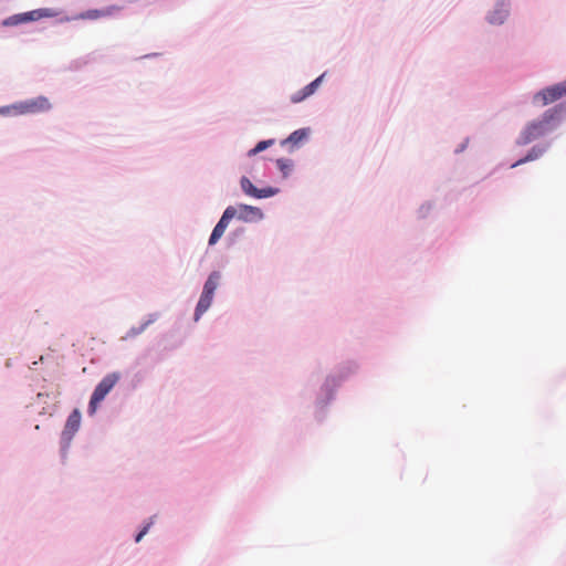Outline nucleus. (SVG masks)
<instances>
[{
    "mask_svg": "<svg viewBox=\"0 0 566 566\" xmlns=\"http://www.w3.org/2000/svg\"><path fill=\"white\" fill-rule=\"evenodd\" d=\"M311 129L310 128H300L295 132H293L287 138L282 140V146H291V149L298 147L301 144H303L310 136Z\"/></svg>",
    "mask_w": 566,
    "mask_h": 566,
    "instance_id": "1a4fd4ad",
    "label": "nucleus"
},
{
    "mask_svg": "<svg viewBox=\"0 0 566 566\" xmlns=\"http://www.w3.org/2000/svg\"><path fill=\"white\" fill-rule=\"evenodd\" d=\"M507 15V12L505 10H497V11H494L490 17H489V21L490 23H502L504 21V19L506 18Z\"/></svg>",
    "mask_w": 566,
    "mask_h": 566,
    "instance_id": "f3484780",
    "label": "nucleus"
},
{
    "mask_svg": "<svg viewBox=\"0 0 566 566\" xmlns=\"http://www.w3.org/2000/svg\"><path fill=\"white\" fill-rule=\"evenodd\" d=\"M12 111L14 116L25 115V114H36L43 113L51 109L50 101L44 96H38L35 98L27 99L23 102H19L12 104L10 106H6L2 111Z\"/></svg>",
    "mask_w": 566,
    "mask_h": 566,
    "instance_id": "f03ea898",
    "label": "nucleus"
},
{
    "mask_svg": "<svg viewBox=\"0 0 566 566\" xmlns=\"http://www.w3.org/2000/svg\"><path fill=\"white\" fill-rule=\"evenodd\" d=\"M4 107L6 106L0 107V115H13L12 111H7V109L2 111Z\"/></svg>",
    "mask_w": 566,
    "mask_h": 566,
    "instance_id": "aec40b11",
    "label": "nucleus"
},
{
    "mask_svg": "<svg viewBox=\"0 0 566 566\" xmlns=\"http://www.w3.org/2000/svg\"><path fill=\"white\" fill-rule=\"evenodd\" d=\"M46 15L48 14L45 13V10L38 9V10H32V11H29V12L11 15V17L7 18L2 22V24L4 27H13V25H18V24H21V23H25V22H30V21H35V20H39V19H41L43 17H46Z\"/></svg>",
    "mask_w": 566,
    "mask_h": 566,
    "instance_id": "6e6552de",
    "label": "nucleus"
},
{
    "mask_svg": "<svg viewBox=\"0 0 566 566\" xmlns=\"http://www.w3.org/2000/svg\"><path fill=\"white\" fill-rule=\"evenodd\" d=\"M323 77H324V74H322L321 76H318L317 78H315L313 82H311L308 85H306L305 87H303L300 92L301 94L303 95L304 99L307 98L308 96H311L312 94L315 93V91L318 88V86L321 85L322 81H323Z\"/></svg>",
    "mask_w": 566,
    "mask_h": 566,
    "instance_id": "4468645a",
    "label": "nucleus"
},
{
    "mask_svg": "<svg viewBox=\"0 0 566 566\" xmlns=\"http://www.w3.org/2000/svg\"><path fill=\"white\" fill-rule=\"evenodd\" d=\"M80 424L81 412L78 409H74L66 420L64 432L69 434H74L78 430Z\"/></svg>",
    "mask_w": 566,
    "mask_h": 566,
    "instance_id": "9b49d317",
    "label": "nucleus"
},
{
    "mask_svg": "<svg viewBox=\"0 0 566 566\" xmlns=\"http://www.w3.org/2000/svg\"><path fill=\"white\" fill-rule=\"evenodd\" d=\"M276 165L280 169V171L283 174L284 177H286L290 171L292 170V167H293V161L290 160V159H277L276 160Z\"/></svg>",
    "mask_w": 566,
    "mask_h": 566,
    "instance_id": "2eb2a0df",
    "label": "nucleus"
},
{
    "mask_svg": "<svg viewBox=\"0 0 566 566\" xmlns=\"http://www.w3.org/2000/svg\"><path fill=\"white\" fill-rule=\"evenodd\" d=\"M220 280L219 272H212L203 285V291L195 312V319L198 321L200 316L210 307L213 298L214 291L218 287Z\"/></svg>",
    "mask_w": 566,
    "mask_h": 566,
    "instance_id": "20e7f679",
    "label": "nucleus"
},
{
    "mask_svg": "<svg viewBox=\"0 0 566 566\" xmlns=\"http://www.w3.org/2000/svg\"><path fill=\"white\" fill-rule=\"evenodd\" d=\"M562 107L547 109L541 118L530 122L521 132L516 143L525 146L552 132L559 119Z\"/></svg>",
    "mask_w": 566,
    "mask_h": 566,
    "instance_id": "f257e3e1",
    "label": "nucleus"
},
{
    "mask_svg": "<svg viewBox=\"0 0 566 566\" xmlns=\"http://www.w3.org/2000/svg\"><path fill=\"white\" fill-rule=\"evenodd\" d=\"M111 13H112L111 9H105V10H97V9L87 10V11H84V12L80 13L78 14V19H82V20H96V19L103 18V17H107Z\"/></svg>",
    "mask_w": 566,
    "mask_h": 566,
    "instance_id": "ddd939ff",
    "label": "nucleus"
},
{
    "mask_svg": "<svg viewBox=\"0 0 566 566\" xmlns=\"http://www.w3.org/2000/svg\"><path fill=\"white\" fill-rule=\"evenodd\" d=\"M120 375L118 373L107 374L94 389L90 403L88 413L94 415L98 408V405L104 400L108 392L118 382Z\"/></svg>",
    "mask_w": 566,
    "mask_h": 566,
    "instance_id": "7ed1b4c3",
    "label": "nucleus"
},
{
    "mask_svg": "<svg viewBox=\"0 0 566 566\" xmlns=\"http://www.w3.org/2000/svg\"><path fill=\"white\" fill-rule=\"evenodd\" d=\"M566 96V81L545 87L536 93L533 102L543 106L552 104Z\"/></svg>",
    "mask_w": 566,
    "mask_h": 566,
    "instance_id": "39448f33",
    "label": "nucleus"
},
{
    "mask_svg": "<svg viewBox=\"0 0 566 566\" xmlns=\"http://www.w3.org/2000/svg\"><path fill=\"white\" fill-rule=\"evenodd\" d=\"M544 151H545V147L534 146V147L531 148V150L527 153V155L524 158L518 159L511 167L515 168V167H517L520 165H523L525 163L538 159L544 154Z\"/></svg>",
    "mask_w": 566,
    "mask_h": 566,
    "instance_id": "f8f14e48",
    "label": "nucleus"
},
{
    "mask_svg": "<svg viewBox=\"0 0 566 566\" xmlns=\"http://www.w3.org/2000/svg\"><path fill=\"white\" fill-rule=\"evenodd\" d=\"M273 143H274L273 139L262 140L260 143H258L256 146L249 151V155L250 156L256 155V154L263 151L264 149H266L268 147H270Z\"/></svg>",
    "mask_w": 566,
    "mask_h": 566,
    "instance_id": "dca6fc26",
    "label": "nucleus"
},
{
    "mask_svg": "<svg viewBox=\"0 0 566 566\" xmlns=\"http://www.w3.org/2000/svg\"><path fill=\"white\" fill-rule=\"evenodd\" d=\"M302 101H304V97H303V95L301 94L300 91L291 96V102L294 103V104L300 103Z\"/></svg>",
    "mask_w": 566,
    "mask_h": 566,
    "instance_id": "a211bd4d",
    "label": "nucleus"
},
{
    "mask_svg": "<svg viewBox=\"0 0 566 566\" xmlns=\"http://www.w3.org/2000/svg\"><path fill=\"white\" fill-rule=\"evenodd\" d=\"M237 217V209L234 207H228L222 217L220 218L219 222L216 224V227L212 230V233L209 239V244L213 245L216 244L219 239L223 235L226 229L228 228L230 221Z\"/></svg>",
    "mask_w": 566,
    "mask_h": 566,
    "instance_id": "423d86ee",
    "label": "nucleus"
},
{
    "mask_svg": "<svg viewBox=\"0 0 566 566\" xmlns=\"http://www.w3.org/2000/svg\"><path fill=\"white\" fill-rule=\"evenodd\" d=\"M148 528H149V524L146 525L136 536L135 541L138 543L142 541V538L147 534L148 532Z\"/></svg>",
    "mask_w": 566,
    "mask_h": 566,
    "instance_id": "6ab92c4d",
    "label": "nucleus"
},
{
    "mask_svg": "<svg viewBox=\"0 0 566 566\" xmlns=\"http://www.w3.org/2000/svg\"><path fill=\"white\" fill-rule=\"evenodd\" d=\"M237 216L244 221H251L253 219H261L262 211L256 207L241 205L239 209H237Z\"/></svg>",
    "mask_w": 566,
    "mask_h": 566,
    "instance_id": "9d476101",
    "label": "nucleus"
},
{
    "mask_svg": "<svg viewBox=\"0 0 566 566\" xmlns=\"http://www.w3.org/2000/svg\"><path fill=\"white\" fill-rule=\"evenodd\" d=\"M241 188L245 195H248L250 197L258 198V199L269 198V197L275 196L279 192V189L273 188V187H266V188L259 189L247 177H242Z\"/></svg>",
    "mask_w": 566,
    "mask_h": 566,
    "instance_id": "0eeeda50",
    "label": "nucleus"
}]
</instances>
